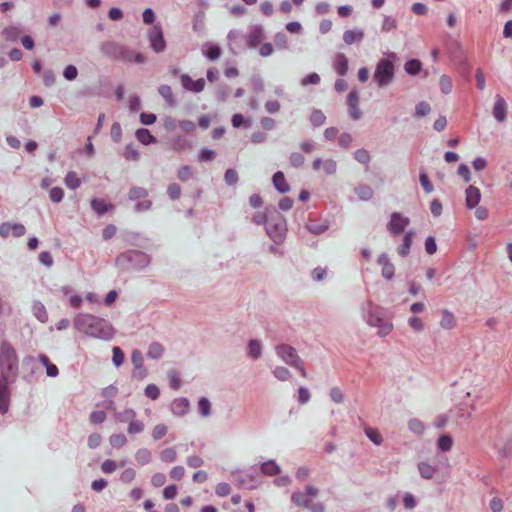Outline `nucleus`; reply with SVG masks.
<instances>
[{
    "label": "nucleus",
    "instance_id": "obj_1",
    "mask_svg": "<svg viewBox=\"0 0 512 512\" xmlns=\"http://www.w3.org/2000/svg\"><path fill=\"white\" fill-rule=\"evenodd\" d=\"M74 327L89 337L102 340H111L116 333L112 324L104 318L89 314L79 313L73 321Z\"/></svg>",
    "mask_w": 512,
    "mask_h": 512
},
{
    "label": "nucleus",
    "instance_id": "obj_2",
    "mask_svg": "<svg viewBox=\"0 0 512 512\" xmlns=\"http://www.w3.org/2000/svg\"><path fill=\"white\" fill-rule=\"evenodd\" d=\"M101 53L111 61L122 62L124 64H143L146 62V57L136 52L129 46L114 40H107L100 45Z\"/></svg>",
    "mask_w": 512,
    "mask_h": 512
},
{
    "label": "nucleus",
    "instance_id": "obj_3",
    "mask_svg": "<svg viewBox=\"0 0 512 512\" xmlns=\"http://www.w3.org/2000/svg\"><path fill=\"white\" fill-rule=\"evenodd\" d=\"M18 355L12 344L3 340L0 344V380L14 382L18 376Z\"/></svg>",
    "mask_w": 512,
    "mask_h": 512
},
{
    "label": "nucleus",
    "instance_id": "obj_4",
    "mask_svg": "<svg viewBox=\"0 0 512 512\" xmlns=\"http://www.w3.org/2000/svg\"><path fill=\"white\" fill-rule=\"evenodd\" d=\"M151 263V256L141 250L129 249L118 254L115 265L122 271H140Z\"/></svg>",
    "mask_w": 512,
    "mask_h": 512
},
{
    "label": "nucleus",
    "instance_id": "obj_5",
    "mask_svg": "<svg viewBox=\"0 0 512 512\" xmlns=\"http://www.w3.org/2000/svg\"><path fill=\"white\" fill-rule=\"evenodd\" d=\"M268 237L276 244L284 242L287 232V224L284 216L275 208H271L270 219L265 226Z\"/></svg>",
    "mask_w": 512,
    "mask_h": 512
},
{
    "label": "nucleus",
    "instance_id": "obj_6",
    "mask_svg": "<svg viewBox=\"0 0 512 512\" xmlns=\"http://www.w3.org/2000/svg\"><path fill=\"white\" fill-rule=\"evenodd\" d=\"M276 354L281 358L287 365L297 369L302 377H307V372L304 367L303 360L297 354L296 349L289 344H278L275 347Z\"/></svg>",
    "mask_w": 512,
    "mask_h": 512
},
{
    "label": "nucleus",
    "instance_id": "obj_7",
    "mask_svg": "<svg viewBox=\"0 0 512 512\" xmlns=\"http://www.w3.org/2000/svg\"><path fill=\"white\" fill-rule=\"evenodd\" d=\"M390 58L381 59L377 65L373 75L375 82L379 87L389 85L394 77V60L395 54H390Z\"/></svg>",
    "mask_w": 512,
    "mask_h": 512
},
{
    "label": "nucleus",
    "instance_id": "obj_8",
    "mask_svg": "<svg viewBox=\"0 0 512 512\" xmlns=\"http://www.w3.org/2000/svg\"><path fill=\"white\" fill-rule=\"evenodd\" d=\"M128 199L135 202L134 211L143 213L152 208L153 202L149 199V192L141 186H132L128 191Z\"/></svg>",
    "mask_w": 512,
    "mask_h": 512
},
{
    "label": "nucleus",
    "instance_id": "obj_9",
    "mask_svg": "<svg viewBox=\"0 0 512 512\" xmlns=\"http://www.w3.org/2000/svg\"><path fill=\"white\" fill-rule=\"evenodd\" d=\"M147 38L151 49L155 53H162L166 50V40L164 38L163 29L159 23L154 24L148 29Z\"/></svg>",
    "mask_w": 512,
    "mask_h": 512
},
{
    "label": "nucleus",
    "instance_id": "obj_10",
    "mask_svg": "<svg viewBox=\"0 0 512 512\" xmlns=\"http://www.w3.org/2000/svg\"><path fill=\"white\" fill-rule=\"evenodd\" d=\"M409 224L410 219L408 217L399 212H393L386 227L391 235L397 236L403 233Z\"/></svg>",
    "mask_w": 512,
    "mask_h": 512
},
{
    "label": "nucleus",
    "instance_id": "obj_11",
    "mask_svg": "<svg viewBox=\"0 0 512 512\" xmlns=\"http://www.w3.org/2000/svg\"><path fill=\"white\" fill-rule=\"evenodd\" d=\"M317 493L318 490L315 487L307 485L305 492H294L291 496V501L297 506L310 508L312 503V497H315Z\"/></svg>",
    "mask_w": 512,
    "mask_h": 512
},
{
    "label": "nucleus",
    "instance_id": "obj_12",
    "mask_svg": "<svg viewBox=\"0 0 512 512\" xmlns=\"http://www.w3.org/2000/svg\"><path fill=\"white\" fill-rule=\"evenodd\" d=\"M377 264L381 266V275L386 280H391L395 273V266L390 261L388 255L385 253L381 254L377 259Z\"/></svg>",
    "mask_w": 512,
    "mask_h": 512
},
{
    "label": "nucleus",
    "instance_id": "obj_13",
    "mask_svg": "<svg viewBox=\"0 0 512 512\" xmlns=\"http://www.w3.org/2000/svg\"><path fill=\"white\" fill-rule=\"evenodd\" d=\"M182 86L189 91L199 93L205 87V80L203 78L193 80L188 74L181 75Z\"/></svg>",
    "mask_w": 512,
    "mask_h": 512
},
{
    "label": "nucleus",
    "instance_id": "obj_14",
    "mask_svg": "<svg viewBox=\"0 0 512 512\" xmlns=\"http://www.w3.org/2000/svg\"><path fill=\"white\" fill-rule=\"evenodd\" d=\"M368 321L371 326L378 328L377 333L381 337L388 335L393 329L392 323L386 319L370 316Z\"/></svg>",
    "mask_w": 512,
    "mask_h": 512
},
{
    "label": "nucleus",
    "instance_id": "obj_15",
    "mask_svg": "<svg viewBox=\"0 0 512 512\" xmlns=\"http://www.w3.org/2000/svg\"><path fill=\"white\" fill-rule=\"evenodd\" d=\"M264 38V32L261 25L251 26L247 35V45L250 48L257 47Z\"/></svg>",
    "mask_w": 512,
    "mask_h": 512
},
{
    "label": "nucleus",
    "instance_id": "obj_16",
    "mask_svg": "<svg viewBox=\"0 0 512 512\" xmlns=\"http://www.w3.org/2000/svg\"><path fill=\"white\" fill-rule=\"evenodd\" d=\"M11 382L0 380V414L7 413L10 403V392L8 385Z\"/></svg>",
    "mask_w": 512,
    "mask_h": 512
},
{
    "label": "nucleus",
    "instance_id": "obj_17",
    "mask_svg": "<svg viewBox=\"0 0 512 512\" xmlns=\"http://www.w3.org/2000/svg\"><path fill=\"white\" fill-rule=\"evenodd\" d=\"M91 208L96 214L102 216L107 212L113 211L115 206L112 203L106 202L102 198H93L91 200Z\"/></svg>",
    "mask_w": 512,
    "mask_h": 512
},
{
    "label": "nucleus",
    "instance_id": "obj_18",
    "mask_svg": "<svg viewBox=\"0 0 512 512\" xmlns=\"http://www.w3.org/2000/svg\"><path fill=\"white\" fill-rule=\"evenodd\" d=\"M305 227L310 233L319 235L324 233L328 229V224L326 221L314 219L310 215Z\"/></svg>",
    "mask_w": 512,
    "mask_h": 512
},
{
    "label": "nucleus",
    "instance_id": "obj_19",
    "mask_svg": "<svg viewBox=\"0 0 512 512\" xmlns=\"http://www.w3.org/2000/svg\"><path fill=\"white\" fill-rule=\"evenodd\" d=\"M169 144L171 149L177 153H181L192 148L191 142L182 135L171 138Z\"/></svg>",
    "mask_w": 512,
    "mask_h": 512
},
{
    "label": "nucleus",
    "instance_id": "obj_20",
    "mask_svg": "<svg viewBox=\"0 0 512 512\" xmlns=\"http://www.w3.org/2000/svg\"><path fill=\"white\" fill-rule=\"evenodd\" d=\"M465 194H466L467 208L472 209V208L477 207V205L479 204L480 199H481L480 190L477 187L470 185L466 189Z\"/></svg>",
    "mask_w": 512,
    "mask_h": 512
},
{
    "label": "nucleus",
    "instance_id": "obj_21",
    "mask_svg": "<svg viewBox=\"0 0 512 512\" xmlns=\"http://www.w3.org/2000/svg\"><path fill=\"white\" fill-rule=\"evenodd\" d=\"M190 407L189 400L184 397L176 398L171 403V411L174 415L183 416L185 415Z\"/></svg>",
    "mask_w": 512,
    "mask_h": 512
},
{
    "label": "nucleus",
    "instance_id": "obj_22",
    "mask_svg": "<svg viewBox=\"0 0 512 512\" xmlns=\"http://www.w3.org/2000/svg\"><path fill=\"white\" fill-rule=\"evenodd\" d=\"M333 68L339 76H345L348 71V58L343 53H337L333 59Z\"/></svg>",
    "mask_w": 512,
    "mask_h": 512
},
{
    "label": "nucleus",
    "instance_id": "obj_23",
    "mask_svg": "<svg viewBox=\"0 0 512 512\" xmlns=\"http://www.w3.org/2000/svg\"><path fill=\"white\" fill-rule=\"evenodd\" d=\"M202 53L210 61H215L221 56L222 49L218 44L205 43L202 46Z\"/></svg>",
    "mask_w": 512,
    "mask_h": 512
},
{
    "label": "nucleus",
    "instance_id": "obj_24",
    "mask_svg": "<svg viewBox=\"0 0 512 512\" xmlns=\"http://www.w3.org/2000/svg\"><path fill=\"white\" fill-rule=\"evenodd\" d=\"M272 182L275 189L282 194L290 190V185L287 183L282 171H277L273 174Z\"/></svg>",
    "mask_w": 512,
    "mask_h": 512
},
{
    "label": "nucleus",
    "instance_id": "obj_25",
    "mask_svg": "<svg viewBox=\"0 0 512 512\" xmlns=\"http://www.w3.org/2000/svg\"><path fill=\"white\" fill-rule=\"evenodd\" d=\"M414 234L415 232L413 230H409L405 233L402 244L397 248V252L401 257H406L409 255Z\"/></svg>",
    "mask_w": 512,
    "mask_h": 512
},
{
    "label": "nucleus",
    "instance_id": "obj_26",
    "mask_svg": "<svg viewBox=\"0 0 512 512\" xmlns=\"http://www.w3.org/2000/svg\"><path fill=\"white\" fill-rule=\"evenodd\" d=\"M262 349H263V346H262V343L260 340L251 339L248 341V344H247V355L251 359L257 360L262 355Z\"/></svg>",
    "mask_w": 512,
    "mask_h": 512
},
{
    "label": "nucleus",
    "instance_id": "obj_27",
    "mask_svg": "<svg viewBox=\"0 0 512 512\" xmlns=\"http://www.w3.org/2000/svg\"><path fill=\"white\" fill-rule=\"evenodd\" d=\"M493 116L499 122H503L506 119V102L501 96L496 97Z\"/></svg>",
    "mask_w": 512,
    "mask_h": 512
},
{
    "label": "nucleus",
    "instance_id": "obj_28",
    "mask_svg": "<svg viewBox=\"0 0 512 512\" xmlns=\"http://www.w3.org/2000/svg\"><path fill=\"white\" fill-rule=\"evenodd\" d=\"M135 136L137 140L143 145H150L157 142V138L151 134L146 128H139L136 130Z\"/></svg>",
    "mask_w": 512,
    "mask_h": 512
},
{
    "label": "nucleus",
    "instance_id": "obj_29",
    "mask_svg": "<svg viewBox=\"0 0 512 512\" xmlns=\"http://www.w3.org/2000/svg\"><path fill=\"white\" fill-rule=\"evenodd\" d=\"M2 36L7 41L16 42L22 34V29L19 26L10 25L2 30Z\"/></svg>",
    "mask_w": 512,
    "mask_h": 512
},
{
    "label": "nucleus",
    "instance_id": "obj_30",
    "mask_svg": "<svg viewBox=\"0 0 512 512\" xmlns=\"http://www.w3.org/2000/svg\"><path fill=\"white\" fill-rule=\"evenodd\" d=\"M440 326L445 330L453 329L456 326V319L453 313H451L447 309L442 310Z\"/></svg>",
    "mask_w": 512,
    "mask_h": 512
},
{
    "label": "nucleus",
    "instance_id": "obj_31",
    "mask_svg": "<svg viewBox=\"0 0 512 512\" xmlns=\"http://www.w3.org/2000/svg\"><path fill=\"white\" fill-rule=\"evenodd\" d=\"M159 94L165 99L166 103L170 107L176 106L177 102L176 99L173 96L172 89L169 85L162 84L158 87Z\"/></svg>",
    "mask_w": 512,
    "mask_h": 512
},
{
    "label": "nucleus",
    "instance_id": "obj_32",
    "mask_svg": "<svg viewBox=\"0 0 512 512\" xmlns=\"http://www.w3.org/2000/svg\"><path fill=\"white\" fill-rule=\"evenodd\" d=\"M261 472L267 476H275L280 473V467L274 460H268L261 464Z\"/></svg>",
    "mask_w": 512,
    "mask_h": 512
},
{
    "label": "nucleus",
    "instance_id": "obj_33",
    "mask_svg": "<svg viewBox=\"0 0 512 512\" xmlns=\"http://www.w3.org/2000/svg\"><path fill=\"white\" fill-rule=\"evenodd\" d=\"M164 354V347L159 342H152L147 351V357L150 359H160Z\"/></svg>",
    "mask_w": 512,
    "mask_h": 512
},
{
    "label": "nucleus",
    "instance_id": "obj_34",
    "mask_svg": "<svg viewBox=\"0 0 512 512\" xmlns=\"http://www.w3.org/2000/svg\"><path fill=\"white\" fill-rule=\"evenodd\" d=\"M32 309H33L34 316L40 322L46 323L48 321L47 310H46L45 306L41 302H39V301L34 302Z\"/></svg>",
    "mask_w": 512,
    "mask_h": 512
},
{
    "label": "nucleus",
    "instance_id": "obj_35",
    "mask_svg": "<svg viewBox=\"0 0 512 512\" xmlns=\"http://www.w3.org/2000/svg\"><path fill=\"white\" fill-rule=\"evenodd\" d=\"M273 206H270V207H266L265 208V212H256L253 217H252V221L253 223H255L256 225H267L269 219H270V216H271V208Z\"/></svg>",
    "mask_w": 512,
    "mask_h": 512
},
{
    "label": "nucleus",
    "instance_id": "obj_36",
    "mask_svg": "<svg viewBox=\"0 0 512 512\" xmlns=\"http://www.w3.org/2000/svg\"><path fill=\"white\" fill-rule=\"evenodd\" d=\"M65 185L72 190L81 186V179L77 176L76 172L69 171L64 178Z\"/></svg>",
    "mask_w": 512,
    "mask_h": 512
},
{
    "label": "nucleus",
    "instance_id": "obj_37",
    "mask_svg": "<svg viewBox=\"0 0 512 512\" xmlns=\"http://www.w3.org/2000/svg\"><path fill=\"white\" fill-rule=\"evenodd\" d=\"M135 459L139 465H146L150 463L152 459V454L147 448H140L137 450L135 454Z\"/></svg>",
    "mask_w": 512,
    "mask_h": 512
},
{
    "label": "nucleus",
    "instance_id": "obj_38",
    "mask_svg": "<svg viewBox=\"0 0 512 512\" xmlns=\"http://www.w3.org/2000/svg\"><path fill=\"white\" fill-rule=\"evenodd\" d=\"M135 418H136V412L131 408L125 409L124 411L118 412L115 414V419L121 423H127V422L130 423Z\"/></svg>",
    "mask_w": 512,
    "mask_h": 512
},
{
    "label": "nucleus",
    "instance_id": "obj_39",
    "mask_svg": "<svg viewBox=\"0 0 512 512\" xmlns=\"http://www.w3.org/2000/svg\"><path fill=\"white\" fill-rule=\"evenodd\" d=\"M169 386L173 390H178L181 387V378L177 370L171 369L168 371Z\"/></svg>",
    "mask_w": 512,
    "mask_h": 512
},
{
    "label": "nucleus",
    "instance_id": "obj_40",
    "mask_svg": "<svg viewBox=\"0 0 512 512\" xmlns=\"http://www.w3.org/2000/svg\"><path fill=\"white\" fill-rule=\"evenodd\" d=\"M422 68V64L417 59L409 60L405 63L404 69L410 75H417Z\"/></svg>",
    "mask_w": 512,
    "mask_h": 512
},
{
    "label": "nucleus",
    "instance_id": "obj_41",
    "mask_svg": "<svg viewBox=\"0 0 512 512\" xmlns=\"http://www.w3.org/2000/svg\"><path fill=\"white\" fill-rule=\"evenodd\" d=\"M123 157L128 161H138L140 154L133 144H128L124 148Z\"/></svg>",
    "mask_w": 512,
    "mask_h": 512
},
{
    "label": "nucleus",
    "instance_id": "obj_42",
    "mask_svg": "<svg viewBox=\"0 0 512 512\" xmlns=\"http://www.w3.org/2000/svg\"><path fill=\"white\" fill-rule=\"evenodd\" d=\"M112 447L120 449L127 443V438L123 433L112 434L109 438Z\"/></svg>",
    "mask_w": 512,
    "mask_h": 512
},
{
    "label": "nucleus",
    "instance_id": "obj_43",
    "mask_svg": "<svg viewBox=\"0 0 512 512\" xmlns=\"http://www.w3.org/2000/svg\"><path fill=\"white\" fill-rule=\"evenodd\" d=\"M326 121V116L321 110L314 109L310 115V122L313 126L319 127Z\"/></svg>",
    "mask_w": 512,
    "mask_h": 512
},
{
    "label": "nucleus",
    "instance_id": "obj_44",
    "mask_svg": "<svg viewBox=\"0 0 512 512\" xmlns=\"http://www.w3.org/2000/svg\"><path fill=\"white\" fill-rule=\"evenodd\" d=\"M365 434L374 444H376V445L382 444L383 438H382L381 433L377 429L367 427V428H365Z\"/></svg>",
    "mask_w": 512,
    "mask_h": 512
},
{
    "label": "nucleus",
    "instance_id": "obj_45",
    "mask_svg": "<svg viewBox=\"0 0 512 512\" xmlns=\"http://www.w3.org/2000/svg\"><path fill=\"white\" fill-rule=\"evenodd\" d=\"M439 87L442 93L449 94L452 91V79L448 75H442L439 79Z\"/></svg>",
    "mask_w": 512,
    "mask_h": 512
},
{
    "label": "nucleus",
    "instance_id": "obj_46",
    "mask_svg": "<svg viewBox=\"0 0 512 512\" xmlns=\"http://www.w3.org/2000/svg\"><path fill=\"white\" fill-rule=\"evenodd\" d=\"M192 177L193 170L192 167L189 165H183L177 171V178L182 182L188 181Z\"/></svg>",
    "mask_w": 512,
    "mask_h": 512
},
{
    "label": "nucleus",
    "instance_id": "obj_47",
    "mask_svg": "<svg viewBox=\"0 0 512 512\" xmlns=\"http://www.w3.org/2000/svg\"><path fill=\"white\" fill-rule=\"evenodd\" d=\"M167 195L170 200H178L181 196V186L178 183H170L167 187Z\"/></svg>",
    "mask_w": 512,
    "mask_h": 512
},
{
    "label": "nucleus",
    "instance_id": "obj_48",
    "mask_svg": "<svg viewBox=\"0 0 512 512\" xmlns=\"http://www.w3.org/2000/svg\"><path fill=\"white\" fill-rule=\"evenodd\" d=\"M420 475L425 479H431L434 476L435 469L428 463L422 462L418 465Z\"/></svg>",
    "mask_w": 512,
    "mask_h": 512
},
{
    "label": "nucleus",
    "instance_id": "obj_49",
    "mask_svg": "<svg viewBox=\"0 0 512 512\" xmlns=\"http://www.w3.org/2000/svg\"><path fill=\"white\" fill-rule=\"evenodd\" d=\"M198 410L199 413L207 417L211 414V403L206 397H201L198 401Z\"/></svg>",
    "mask_w": 512,
    "mask_h": 512
},
{
    "label": "nucleus",
    "instance_id": "obj_50",
    "mask_svg": "<svg viewBox=\"0 0 512 512\" xmlns=\"http://www.w3.org/2000/svg\"><path fill=\"white\" fill-rule=\"evenodd\" d=\"M176 458H177V453H176L175 449L171 448V447L162 450L160 453V459H161V461H163L165 463H172L176 460Z\"/></svg>",
    "mask_w": 512,
    "mask_h": 512
},
{
    "label": "nucleus",
    "instance_id": "obj_51",
    "mask_svg": "<svg viewBox=\"0 0 512 512\" xmlns=\"http://www.w3.org/2000/svg\"><path fill=\"white\" fill-rule=\"evenodd\" d=\"M438 448L441 450V451H449L451 448H452V445H453V439L451 436L449 435H442L440 436V438L438 439Z\"/></svg>",
    "mask_w": 512,
    "mask_h": 512
},
{
    "label": "nucleus",
    "instance_id": "obj_52",
    "mask_svg": "<svg viewBox=\"0 0 512 512\" xmlns=\"http://www.w3.org/2000/svg\"><path fill=\"white\" fill-rule=\"evenodd\" d=\"M113 355H112V362L116 367H119L123 364L125 355L122 349L118 346L113 347L112 349Z\"/></svg>",
    "mask_w": 512,
    "mask_h": 512
},
{
    "label": "nucleus",
    "instance_id": "obj_53",
    "mask_svg": "<svg viewBox=\"0 0 512 512\" xmlns=\"http://www.w3.org/2000/svg\"><path fill=\"white\" fill-rule=\"evenodd\" d=\"M357 195L361 200L368 201L373 197V190L367 185L359 186L357 188Z\"/></svg>",
    "mask_w": 512,
    "mask_h": 512
},
{
    "label": "nucleus",
    "instance_id": "obj_54",
    "mask_svg": "<svg viewBox=\"0 0 512 512\" xmlns=\"http://www.w3.org/2000/svg\"><path fill=\"white\" fill-rule=\"evenodd\" d=\"M215 157H216V153L214 150H211L208 148H203L199 152L198 160L200 162H210V161L214 160Z\"/></svg>",
    "mask_w": 512,
    "mask_h": 512
},
{
    "label": "nucleus",
    "instance_id": "obj_55",
    "mask_svg": "<svg viewBox=\"0 0 512 512\" xmlns=\"http://www.w3.org/2000/svg\"><path fill=\"white\" fill-rule=\"evenodd\" d=\"M289 162L292 167L300 168L304 164L305 158L301 153L293 152L289 156Z\"/></svg>",
    "mask_w": 512,
    "mask_h": 512
},
{
    "label": "nucleus",
    "instance_id": "obj_56",
    "mask_svg": "<svg viewBox=\"0 0 512 512\" xmlns=\"http://www.w3.org/2000/svg\"><path fill=\"white\" fill-rule=\"evenodd\" d=\"M273 374L274 376L278 379V380H281V381H286L290 378L291 376V373L290 371L286 368V367H283V366H277L274 370H273Z\"/></svg>",
    "mask_w": 512,
    "mask_h": 512
},
{
    "label": "nucleus",
    "instance_id": "obj_57",
    "mask_svg": "<svg viewBox=\"0 0 512 512\" xmlns=\"http://www.w3.org/2000/svg\"><path fill=\"white\" fill-rule=\"evenodd\" d=\"M78 76V69L76 66L70 64L67 65L63 70V77L68 81H73Z\"/></svg>",
    "mask_w": 512,
    "mask_h": 512
},
{
    "label": "nucleus",
    "instance_id": "obj_58",
    "mask_svg": "<svg viewBox=\"0 0 512 512\" xmlns=\"http://www.w3.org/2000/svg\"><path fill=\"white\" fill-rule=\"evenodd\" d=\"M408 427L410 431L418 435L422 434L425 430L424 424L418 419H411L408 422Z\"/></svg>",
    "mask_w": 512,
    "mask_h": 512
},
{
    "label": "nucleus",
    "instance_id": "obj_59",
    "mask_svg": "<svg viewBox=\"0 0 512 512\" xmlns=\"http://www.w3.org/2000/svg\"><path fill=\"white\" fill-rule=\"evenodd\" d=\"M231 122H232L233 127H235V128H239V127H241L243 125L246 128H248L250 126V121L246 120L244 118V116L242 114H240V113L234 114L232 116Z\"/></svg>",
    "mask_w": 512,
    "mask_h": 512
},
{
    "label": "nucleus",
    "instance_id": "obj_60",
    "mask_svg": "<svg viewBox=\"0 0 512 512\" xmlns=\"http://www.w3.org/2000/svg\"><path fill=\"white\" fill-rule=\"evenodd\" d=\"M144 393L146 397L156 400L160 396V389L155 384H149L146 386Z\"/></svg>",
    "mask_w": 512,
    "mask_h": 512
},
{
    "label": "nucleus",
    "instance_id": "obj_61",
    "mask_svg": "<svg viewBox=\"0 0 512 512\" xmlns=\"http://www.w3.org/2000/svg\"><path fill=\"white\" fill-rule=\"evenodd\" d=\"M144 430V423L136 418L131 421L128 425V433L129 434H138Z\"/></svg>",
    "mask_w": 512,
    "mask_h": 512
},
{
    "label": "nucleus",
    "instance_id": "obj_62",
    "mask_svg": "<svg viewBox=\"0 0 512 512\" xmlns=\"http://www.w3.org/2000/svg\"><path fill=\"white\" fill-rule=\"evenodd\" d=\"M64 191L61 187H53L49 192V198L54 203H59L63 200Z\"/></svg>",
    "mask_w": 512,
    "mask_h": 512
},
{
    "label": "nucleus",
    "instance_id": "obj_63",
    "mask_svg": "<svg viewBox=\"0 0 512 512\" xmlns=\"http://www.w3.org/2000/svg\"><path fill=\"white\" fill-rule=\"evenodd\" d=\"M167 426L165 424H157L152 431V437L154 440H160L167 434Z\"/></svg>",
    "mask_w": 512,
    "mask_h": 512
},
{
    "label": "nucleus",
    "instance_id": "obj_64",
    "mask_svg": "<svg viewBox=\"0 0 512 512\" xmlns=\"http://www.w3.org/2000/svg\"><path fill=\"white\" fill-rule=\"evenodd\" d=\"M43 84L46 87H51L56 81V76L51 69H46L42 73Z\"/></svg>",
    "mask_w": 512,
    "mask_h": 512
}]
</instances>
